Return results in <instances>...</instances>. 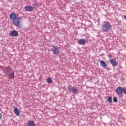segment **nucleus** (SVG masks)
Listing matches in <instances>:
<instances>
[{
  "label": "nucleus",
  "mask_w": 126,
  "mask_h": 126,
  "mask_svg": "<svg viewBox=\"0 0 126 126\" xmlns=\"http://www.w3.org/2000/svg\"><path fill=\"white\" fill-rule=\"evenodd\" d=\"M112 28V25L110 22H104L102 25L101 29L103 32H108L111 30Z\"/></svg>",
  "instance_id": "obj_1"
},
{
  "label": "nucleus",
  "mask_w": 126,
  "mask_h": 126,
  "mask_svg": "<svg viewBox=\"0 0 126 126\" xmlns=\"http://www.w3.org/2000/svg\"><path fill=\"white\" fill-rule=\"evenodd\" d=\"M115 92L117 95H118L119 97H120L121 98L124 96V88L122 87H117L115 90Z\"/></svg>",
  "instance_id": "obj_2"
},
{
  "label": "nucleus",
  "mask_w": 126,
  "mask_h": 126,
  "mask_svg": "<svg viewBox=\"0 0 126 126\" xmlns=\"http://www.w3.org/2000/svg\"><path fill=\"white\" fill-rule=\"evenodd\" d=\"M12 23L15 26L20 27L21 25V17H17L13 20Z\"/></svg>",
  "instance_id": "obj_3"
},
{
  "label": "nucleus",
  "mask_w": 126,
  "mask_h": 126,
  "mask_svg": "<svg viewBox=\"0 0 126 126\" xmlns=\"http://www.w3.org/2000/svg\"><path fill=\"white\" fill-rule=\"evenodd\" d=\"M51 51L54 55H59L60 54V47L57 46H53Z\"/></svg>",
  "instance_id": "obj_4"
},
{
  "label": "nucleus",
  "mask_w": 126,
  "mask_h": 126,
  "mask_svg": "<svg viewBox=\"0 0 126 126\" xmlns=\"http://www.w3.org/2000/svg\"><path fill=\"white\" fill-rule=\"evenodd\" d=\"M67 89L69 90V92H71L74 94H77L78 91H79V90L77 89V88L76 87H70L67 88Z\"/></svg>",
  "instance_id": "obj_5"
},
{
  "label": "nucleus",
  "mask_w": 126,
  "mask_h": 126,
  "mask_svg": "<svg viewBox=\"0 0 126 126\" xmlns=\"http://www.w3.org/2000/svg\"><path fill=\"white\" fill-rule=\"evenodd\" d=\"M10 36L11 37H17L18 36V32L15 30L12 31L10 32Z\"/></svg>",
  "instance_id": "obj_6"
},
{
  "label": "nucleus",
  "mask_w": 126,
  "mask_h": 126,
  "mask_svg": "<svg viewBox=\"0 0 126 126\" xmlns=\"http://www.w3.org/2000/svg\"><path fill=\"white\" fill-rule=\"evenodd\" d=\"M78 44L79 45H85L86 44V40L84 38H81L78 40Z\"/></svg>",
  "instance_id": "obj_7"
},
{
  "label": "nucleus",
  "mask_w": 126,
  "mask_h": 126,
  "mask_svg": "<svg viewBox=\"0 0 126 126\" xmlns=\"http://www.w3.org/2000/svg\"><path fill=\"white\" fill-rule=\"evenodd\" d=\"M24 9L26 11H33L34 10V7H33L32 6H27L25 7Z\"/></svg>",
  "instance_id": "obj_8"
},
{
  "label": "nucleus",
  "mask_w": 126,
  "mask_h": 126,
  "mask_svg": "<svg viewBox=\"0 0 126 126\" xmlns=\"http://www.w3.org/2000/svg\"><path fill=\"white\" fill-rule=\"evenodd\" d=\"M4 73H5L6 74H7V75H9V71H10V70H11V68H10V67L9 66H6L4 67Z\"/></svg>",
  "instance_id": "obj_9"
},
{
  "label": "nucleus",
  "mask_w": 126,
  "mask_h": 126,
  "mask_svg": "<svg viewBox=\"0 0 126 126\" xmlns=\"http://www.w3.org/2000/svg\"><path fill=\"white\" fill-rule=\"evenodd\" d=\"M109 63L111 64L114 65V66H117V65H118V63H117L116 60L111 59L109 60Z\"/></svg>",
  "instance_id": "obj_10"
},
{
  "label": "nucleus",
  "mask_w": 126,
  "mask_h": 126,
  "mask_svg": "<svg viewBox=\"0 0 126 126\" xmlns=\"http://www.w3.org/2000/svg\"><path fill=\"white\" fill-rule=\"evenodd\" d=\"M10 18L12 20H14L15 19H16V18H17V15L14 13H12L10 15Z\"/></svg>",
  "instance_id": "obj_11"
},
{
  "label": "nucleus",
  "mask_w": 126,
  "mask_h": 126,
  "mask_svg": "<svg viewBox=\"0 0 126 126\" xmlns=\"http://www.w3.org/2000/svg\"><path fill=\"white\" fill-rule=\"evenodd\" d=\"M100 64L101 67H107V63L105 61H101L100 62Z\"/></svg>",
  "instance_id": "obj_12"
},
{
  "label": "nucleus",
  "mask_w": 126,
  "mask_h": 126,
  "mask_svg": "<svg viewBox=\"0 0 126 126\" xmlns=\"http://www.w3.org/2000/svg\"><path fill=\"white\" fill-rule=\"evenodd\" d=\"M14 113L17 115L19 116V115L20 114V111H19V109H18L17 107H15L14 109Z\"/></svg>",
  "instance_id": "obj_13"
},
{
  "label": "nucleus",
  "mask_w": 126,
  "mask_h": 126,
  "mask_svg": "<svg viewBox=\"0 0 126 126\" xmlns=\"http://www.w3.org/2000/svg\"><path fill=\"white\" fill-rule=\"evenodd\" d=\"M9 79H14V72H13L11 74L8 75Z\"/></svg>",
  "instance_id": "obj_14"
},
{
  "label": "nucleus",
  "mask_w": 126,
  "mask_h": 126,
  "mask_svg": "<svg viewBox=\"0 0 126 126\" xmlns=\"http://www.w3.org/2000/svg\"><path fill=\"white\" fill-rule=\"evenodd\" d=\"M28 126H35V122L33 121H30L28 123Z\"/></svg>",
  "instance_id": "obj_15"
},
{
  "label": "nucleus",
  "mask_w": 126,
  "mask_h": 126,
  "mask_svg": "<svg viewBox=\"0 0 126 126\" xmlns=\"http://www.w3.org/2000/svg\"><path fill=\"white\" fill-rule=\"evenodd\" d=\"M46 81L48 82V83H52V82H53L52 78H48V79H47Z\"/></svg>",
  "instance_id": "obj_16"
},
{
  "label": "nucleus",
  "mask_w": 126,
  "mask_h": 126,
  "mask_svg": "<svg viewBox=\"0 0 126 126\" xmlns=\"http://www.w3.org/2000/svg\"><path fill=\"white\" fill-rule=\"evenodd\" d=\"M113 102H114V103H117V102H118V98L117 97L114 96L113 97Z\"/></svg>",
  "instance_id": "obj_17"
},
{
  "label": "nucleus",
  "mask_w": 126,
  "mask_h": 126,
  "mask_svg": "<svg viewBox=\"0 0 126 126\" xmlns=\"http://www.w3.org/2000/svg\"><path fill=\"white\" fill-rule=\"evenodd\" d=\"M108 102L109 103H112V97L109 96L108 99H107Z\"/></svg>",
  "instance_id": "obj_18"
},
{
  "label": "nucleus",
  "mask_w": 126,
  "mask_h": 126,
  "mask_svg": "<svg viewBox=\"0 0 126 126\" xmlns=\"http://www.w3.org/2000/svg\"><path fill=\"white\" fill-rule=\"evenodd\" d=\"M107 57L108 58H109V59H111L113 58V55L112 54H109V55H107Z\"/></svg>",
  "instance_id": "obj_19"
},
{
  "label": "nucleus",
  "mask_w": 126,
  "mask_h": 126,
  "mask_svg": "<svg viewBox=\"0 0 126 126\" xmlns=\"http://www.w3.org/2000/svg\"><path fill=\"white\" fill-rule=\"evenodd\" d=\"M2 114H1V113H0V120H2Z\"/></svg>",
  "instance_id": "obj_20"
},
{
  "label": "nucleus",
  "mask_w": 126,
  "mask_h": 126,
  "mask_svg": "<svg viewBox=\"0 0 126 126\" xmlns=\"http://www.w3.org/2000/svg\"><path fill=\"white\" fill-rule=\"evenodd\" d=\"M0 69H4V67L3 66H0Z\"/></svg>",
  "instance_id": "obj_21"
},
{
  "label": "nucleus",
  "mask_w": 126,
  "mask_h": 126,
  "mask_svg": "<svg viewBox=\"0 0 126 126\" xmlns=\"http://www.w3.org/2000/svg\"><path fill=\"white\" fill-rule=\"evenodd\" d=\"M124 93L126 94V88H125V89H124Z\"/></svg>",
  "instance_id": "obj_22"
},
{
  "label": "nucleus",
  "mask_w": 126,
  "mask_h": 126,
  "mask_svg": "<svg viewBox=\"0 0 126 126\" xmlns=\"http://www.w3.org/2000/svg\"><path fill=\"white\" fill-rule=\"evenodd\" d=\"M124 19H125V20L126 21V15L124 16Z\"/></svg>",
  "instance_id": "obj_23"
}]
</instances>
